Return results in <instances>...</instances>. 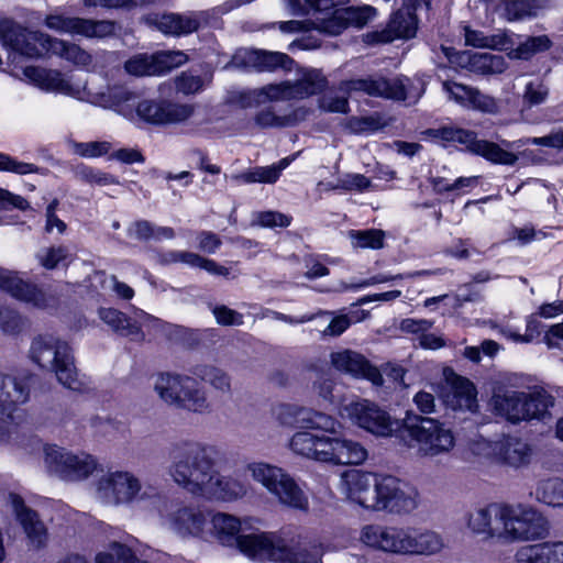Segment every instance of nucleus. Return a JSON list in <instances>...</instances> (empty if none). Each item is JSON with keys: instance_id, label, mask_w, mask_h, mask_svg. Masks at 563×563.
Masks as SVG:
<instances>
[{"instance_id": "obj_1", "label": "nucleus", "mask_w": 563, "mask_h": 563, "mask_svg": "<svg viewBox=\"0 0 563 563\" xmlns=\"http://www.w3.org/2000/svg\"><path fill=\"white\" fill-rule=\"evenodd\" d=\"M277 418L283 424L296 423L303 429L289 440L288 448L295 455L331 466H357L368 457L361 442L339 433L343 424L329 413L283 405Z\"/></svg>"}, {"instance_id": "obj_2", "label": "nucleus", "mask_w": 563, "mask_h": 563, "mask_svg": "<svg viewBox=\"0 0 563 563\" xmlns=\"http://www.w3.org/2000/svg\"><path fill=\"white\" fill-rule=\"evenodd\" d=\"M169 475L179 487L208 500L232 501L247 493L240 479L221 475L208 450L197 442L174 450Z\"/></svg>"}, {"instance_id": "obj_3", "label": "nucleus", "mask_w": 563, "mask_h": 563, "mask_svg": "<svg viewBox=\"0 0 563 563\" xmlns=\"http://www.w3.org/2000/svg\"><path fill=\"white\" fill-rule=\"evenodd\" d=\"M338 487L346 500L372 512L404 515L415 511L419 505L418 490L388 474L344 471Z\"/></svg>"}, {"instance_id": "obj_4", "label": "nucleus", "mask_w": 563, "mask_h": 563, "mask_svg": "<svg viewBox=\"0 0 563 563\" xmlns=\"http://www.w3.org/2000/svg\"><path fill=\"white\" fill-rule=\"evenodd\" d=\"M553 405V397L544 390L518 391L504 386L495 387L489 402L497 416L511 423L543 419Z\"/></svg>"}, {"instance_id": "obj_5", "label": "nucleus", "mask_w": 563, "mask_h": 563, "mask_svg": "<svg viewBox=\"0 0 563 563\" xmlns=\"http://www.w3.org/2000/svg\"><path fill=\"white\" fill-rule=\"evenodd\" d=\"M249 476L280 505L306 511L309 499L296 479L284 468L266 462H252L245 467Z\"/></svg>"}, {"instance_id": "obj_6", "label": "nucleus", "mask_w": 563, "mask_h": 563, "mask_svg": "<svg viewBox=\"0 0 563 563\" xmlns=\"http://www.w3.org/2000/svg\"><path fill=\"white\" fill-rule=\"evenodd\" d=\"M30 357L38 366L52 371L65 387L77 388V371L70 347L64 340L53 334L37 335L31 343Z\"/></svg>"}, {"instance_id": "obj_7", "label": "nucleus", "mask_w": 563, "mask_h": 563, "mask_svg": "<svg viewBox=\"0 0 563 563\" xmlns=\"http://www.w3.org/2000/svg\"><path fill=\"white\" fill-rule=\"evenodd\" d=\"M153 387L159 398L168 405L194 412H208L211 408L207 391L189 375L161 373L152 377Z\"/></svg>"}, {"instance_id": "obj_8", "label": "nucleus", "mask_w": 563, "mask_h": 563, "mask_svg": "<svg viewBox=\"0 0 563 563\" xmlns=\"http://www.w3.org/2000/svg\"><path fill=\"white\" fill-rule=\"evenodd\" d=\"M427 140L439 144L459 143L465 148L486 161L497 164L514 166L520 158V153L508 151L503 147V140L499 143L479 140L475 132L454 126H442L430 129L423 132Z\"/></svg>"}, {"instance_id": "obj_9", "label": "nucleus", "mask_w": 563, "mask_h": 563, "mask_svg": "<svg viewBox=\"0 0 563 563\" xmlns=\"http://www.w3.org/2000/svg\"><path fill=\"white\" fill-rule=\"evenodd\" d=\"M404 426L410 438V446L421 456L443 455L455 445L452 430L435 419L408 413L404 419Z\"/></svg>"}, {"instance_id": "obj_10", "label": "nucleus", "mask_w": 563, "mask_h": 563, "mask_svg": "<svg viewBox=\"0 0 563 563\" xmlns=\"http://www.w3.org/2000/svg\"><path fill=\"white\" fill-rule=\"evenodd\" d=\"M548 521L531 506L503 503L499 541L506 543L542 539L548 533Z\"/></svg>"}, {"instance_id": "obj_11", "label": "nucleus", "mask_w": 563, "mask_h": 563, "mask_svg": "<svg viewBox=\"0 0 563 563\" xmlns=\"http://www.w3.org/2000/svg\"><path fill=\"white\" fill-rule=\"evenodd\" d=\"M338 416L376 437H390L395 430L389 413L377 404L358 396H343L336 405Z\"/></svg>"}, {"instance_id": "obj_12", "label": "nucleus", "mask_w": 563, "mask_h": 563, "mask_svg": "<svg viewBox=\"0 0 563 563\" xmlns=\"http://www.w3.org/2000/svg\"><path fill=\"white\" fill-rule=\"evenodd\" d=\"M44 465L47 472L65 482H81L97 470V461L85 452H73L57 445L44 448Z\"/></svg>"}, {"instance_id": "obj_13", "label": "nucleus", "mask_w": 563, "mask_h": 563, "mask_svg": "<svg viewBox=\"0 0 563 563\" xmlns=\"http://www.w3.org/2000/svg\"><path fill=\"white\" fill-rule=\"evenodd\" d=\"M340 89L344 92L364 91L369 96L416 102L424 92V84L421 80L408 78L356 79L343 82Z\"/></svg>"}, {"instance_id": "obj_14", "label": "nucleus", "mask_w": 563, "mask_h": 563, "mask_svg": "<svg viewBox=\"0 0 563 563\" xmlns=\"http://www.w3.org/2000/svg\"><path fill=\"white\" fill-rule=\"evenodd\" d=\"M22 79L47 93H59L76 99L85 97V85L59 69L30 65L22 69Z\"/></svg>"}, {"instance_id": "obj_15", "label": "nucleus", "mask_w": 563, "mask_h": 563, "mask_svg": "<svg viewBox=\"0 0 563 563\" xmlns=\"http://www.w3.org/2000/svg\"><path fill=\"white\" fill-rule=\"evenodd\" d=\"M53 38L46 33L27 30L12 20L0 21L2 44L27 57H38L43 53H49Z\"/></svg>"}, {"instance_id": "obj_16", "label": "nucleus", "mask_w": 563, "mask_h": 563, "mask_svg": "<svg viewBox=\"0 0 563 563\" xmlns=\"http://www.w3.org/2000/svg\"><path fill=\"white\" fill-rule=\"evenodd\" d=\"M43 23L56 33L80 35L87 38H104L115 32V24L112 21L69 16L57 10L46 14Z\"/></svg>"}, {"instance_id": "obj_17", "label": "nucleus", "mask_w": 563, "mask_h": 563, "mask_svg": "<svg viewBox=\"0 0 563 563\" xmlns=\"http://www.w3.org/2000/svg\"><path fill=\"white\" fill-rule=\"evenodd\" d=\"M421 0H404L402 7L389 19L387 26L380 32L366 34V42L390 43L395 40H409L416 36L418 20L415 10Z\"/></svg>"}, {"instance_id": "obj_18", "label": "nucleus", "mask_w": 563, "mask_h": 563, "mask_svg": "<svg viewBox=\"0 0 563 563\" xmlns=\"http://www.w3.org/2000/svg\"><path fill=\"white\" fill-rule=\"evenodd\" d=\"M444 387L439 394L446 407L454 411L477 412V390L466 377L457 375L452 368L443 369Z\"/></svg>"}, {"instance_id": "obj_19", "label": "nucleus", "mask_w": 563, "mask_h": 563, "mask_svg": "<svg viewBox=\"0 0 563 563\" xmlns=\"http://www.w3.org/2000/svg\"><path fill=\"white\" fill-rule=\"evenodd\" d=\"M29 398L27 389L15 378L0 374V445L13 439L12 410Z\"/></svg>"}, {"instance_id": "obj_20", "label": "nucleus", "mask_w": 563, "mask_h": 563, "mask_svg": "<svg viewBox=\"0 0 563 563\" xmlns=\"http://www.w3.org/2000/svg\"><path fill=\"white\" fill-rule=\"evenodd\" d=\"M286 541L266 532L250 533L240 537L238 550L246 558L258 563H282Z\"/></svg>"}, {"instance_id": "obj_21", "label": "nucleus", "mask_w": 563, "mask_h": 563, "mask_svg": "<svg viewBox=\"0 0 563 563\" xmlns=\"http://www.w3.org/2000/svg\"><path fill=\"white\" fill-rule=\"evenodd\" d=\"M0 289L37 309H53L57 303L53 295L23 280L16 273L2 267H0Z\"/></svg>"}, {"instance_id": "obj_22", "label": "nucleus", "mask_w": 563, "mask_h": 563, "mask_svg": "<svg viewBox=\"0 0 563 563\" xmlns=\"http://www.w3.org/2000/svg\"><path fill=\"white\" fill-rule=\"evenodd\" d=\"M139 488V479L122 471L106 474L97 484L99 498L111 504L130 503L136 496Z\"/></svg>"}, {"instance_id": "obj_23", "label": "nucleus", "mask_w": 563, "mask_h": 563, "mask_svg": "<svg viewBox=\"0 0 563 563\" xmlns=\"http://www.w3.org/2000/svg\"><path fill=\"white\" fill-rule=\"evenodd\" d=\"M503 503H492L475 508L465 516L467 531L483 540H498L500 537Z\"/></svg>"}, {"instance_id": "obj_24", "label": "nucleus", "mask_w": 563, "mask_h": 563, "mask_svg": "<svg viewBox=\"0 0 563 563\" xmlns=\"http://www.w3.org/2000/svg\"><path fill=\"white\" fill-rule=\"evenodd\" d=\"M325 79L320 71L312 69L303 74L296 84L282 82L268 85L262 89L263 95L268 99H302L314 95L323 89Z\"/></svg>"}, {"instance_id": "obj_25", "label": "nucleus", "mask_w": 563, "mask_h": 563, "mask_svg": "<svg viewBox=\"0 0 563 563\" xmlns=\"http://www.w3.org/2000/svg\"><path fill=\"white\" fill-rule=\"evenodd\" d=\"M442 86L449 99L463 108L488 114H497L500 111L499 101L489 95L483 93L477 88L455 81H443Z\"/></svg>"}, {"instance_id": "obj_26", "label": "nucleus", "mask_w": 563, "mask_h": 563, "mask_svg": "<svg viewBox=\"0 0 563 563\" xmlns=\"http://www.w3.org/2000/svg\"><path fill=\"white\" fill-rule=\"evenodd\" d=\"M5 507L16 517L23 527L31 547L38 549L46 543V528L38 520L36 514L24 505L23 499L19 495L9 493L5 497Z\"/></svg>"}, {"instance_id": "obj_27", "label": "nucleus", "mask_w": 563, "mask_h": 563, "mask_svg": "<svg viewBox=\"0 0 563 563\" xmlns=\"http://www.w3.org/2000/svg\"><path fill=\"white\" fill-rule=\"evenodd\" d=\"M330 361L332 366L343 373L354 377H363L371 380L374 385L383 384V376L379 371L372 366L363 355L351 350H341L331 353Z\"/></svg>"}, {"instance_id": "obj_28", "label": "nucleus", "mask_w": 563, "mask_h": 563, "mask_svg": "<svg viewBox=\"0 0 563 563\" xmlns=\"http://www.w3.org/2000/svg\"><path fill=\"white\" fill-rule=\"evenodd\" d=\"M358 540L366 547L390 554L399 553L400 528L377 523L365 525Z\"/></svg>"}, {"instance_id": "obj_29", "label": "nucleus", "mask_w": 563, "mask_h": 563, "mask_svg": "<svg viewBox=\"0 0 563 563\" xmlns=\"http://www.w3.org/2000/svg\"><path fill=\"white\" fill-rule=\"evenodd\" d=\"M452 62L478 75H500L509 67L504 56L489 53L460 52Z\"/></svg>"}, {"instance_id": "obj_30", "label": "nucleus", "mask_w": 563, "mask_h": 563, "mask_svg": "<svg viewBox=\"0 0 563 563\" xmlns=\"http://www.w3.org/2000/svg\"><path fill=\"white\" fill-rule=\"evenodd\" d=\"M208 516L200 509L181 507L170 514L167 525L179 536L203 537Z\"/></svg>"}, {"instance_id": "obj_31", "label": "nucleus", "mask_w": 563, "mask_h": 563, "mask_svg": "<svg viewBox=\"0 0 563 563\" xmlns=\"http://www.w3.org/2000/svg\"><path fill=\"white\" fill-rule=\"evenodd\" d=\"M514 560L516 563H563V541L521 545Z\"/></svg>"}, {"instance_id": "obj_32", "label": "nucleus", "mask_w": 563, "mask_h": 563, "mask_svg": "<svg viewBox=\"0 0 563 563\" xmlns=\"http://www.w3.org/2000/svg\"><path fill=\"white\" fill-rule=\"evenodd\" d=\"M211 533L213 538L222 545L228 548H238L242 531V521L228 514L218 512L212 516Z\"/></svg>"}, {"instance_id": "obj_33", "label": "nucleus", "mask_w": 563, "mask_h": 563, "mask_svg": "<svg viewBox=\"0 0 563 563\" xmlns=\"http://www.w3.org/2000/svg\"><path fill=\"white\" fill-rule=\"evenodd\" d=\"M532 446L517 438H510L501 442L498 446V460L514 468L527 466L532 459Z\"/></svg>"}, {"instance_id": "obj_34", "label": "nucleus", "mask_w": 563, "mask_h": 563, "mask_svg": "<svg viewBox=\"0 0 563 563\" xmlns=\"http://www.w3.org/2000/svg\"><path fill=\"white\" fill-rule=\"evenodd\" d=\"M465 43L478 48L493 51L508 49L512 44V34L506 30H498L494 34H485L482 31L464 29Z\"/></svg>"}, {"instance_id": "obj_35", "label": "nucleus", "mask_w": 563, "mask_h": 563, "mask_svg": "<svg viewBox=\"0 0 563 563\" xmlns=\"http://www.w3.org/2000/svg\"><path fill=\"white\" fill-rule=\"evenodd\" d=\"M187 60V55L181 51H163L151 57L143 56V75H161L184 65Z\"/></svg>"}, {"instance_id": "obj_36", "label": "nucleus", "mask_w": 563, "mask_h": 563, "mask_svg": "<svg viewBox=\"0 0 563 563\" xmlns=\"http://www.w3.org/2000/svg\"><path fill=\"white\" fill-rule=\"evenodd\" d=\"M109 97L111 107L123 117L134 120L140 115L141 99L136 91H132L126 86H114L110 88Z\"/></svg>"}, {"instance_id": "obj_37", "label": "nucleus", "mask_w": 563, "mask_h": 563, "mask_svg": "<svg viewBox=\"0 0 563 563\" xmlns=\"http://www.w3.org/2000/svg\"><path fill=\"white\" fill-rule=\"evenodd\" d=\"M514 45L515 43L508 49H504L509 59L530 60L534 55L549 51L553 43L548 35L541 34L526 36L516 47Z\"/></svg>"}, {"instance_id": "obj_38", "label": "nucleus", "mask_w": 563, "mask_h": 563, "mask_svg": "<svg viewBox=\"0 0 563 563\" xmlns=\"http://www.w3.org/2000/svg\"><path fill=\"white\" fill-rule=\"evenodd\" d=\"M49 54L55 55L76 67H88L92 64V56L78 44L54 37Z\"/></svg>"}, {"instance_id": "obj_39", "label": "nucleus", "mask_w": 563, "mask_h": 563, "mask_svg": "<svg viewBox=\"0 0 563 563\" xmlns=\"http://www.w3.org/2000/svg\"><path fill=\"white\" fill-rule=\"evenodd\" d=\"M243 58L247 66L260 70H274L277 67L288 68L291 64V59L286 54L261 49L245 51Z\"/></svg>"}, {"instance_id": "obj_40", "label": "nucleus", "mask_w": 563, "mask_h": 563, "mask_svg": "<svg viewBox=\"0 0 563 563\" xmlns=\"http://www.w3.org/2000/svg\"><path fill=\"white\" fill-rule=\"evenodd\" d=\"M166 262L183 263L191 267H199L218 276H228L230 274L229 268L218 265L214 261L201 257L200 255L191 252H170L167 255Z\"/></svg>"}, {"instance_id": "obj_41", "label": "nucleus", "mask_w": 563, "mask_h": 563, "mask_svg": "<svg viewBox=\"0 0 563 563\" xmlns=\"http://www.w3.org/2000/svg\"><path fill=\"white\" fill-rule=\"evenodd\" d=\"M537 0H501L498 3V10L501 16L508 22L522 20L528 16L537 15Z\"/></svg>"}, {"instance_id": "obj_42", "label": "nucleus", "mask_w": 563, "mask_h": 563, "mask_svg": "<svg viewBox=\"0 0 563 563\" xmlns=\"http://www.w3.org/2000/svg\"><path fill=\"white\" fill-rule=\"evenodd\" d=\"M282 563H323L322 549L318 545H296L286 542Z\"/></svg>"}, {"instance_id": "obj_43", "label": "nucleus", "mask_w": 563, "mask_h": 563, "mask_svg": "<svg viewBox=\"0 0 563 563\" xmlns=\"http://www.w3.org/2000/svg\"><path fill=\"white\" fill-rule=\"evenodd\" d=\"M529 144L563 150V129L554 130L550 134L540 137H526L517 141L503 140V147L512 152Z\"/></svg>"}, {"instance_id": "obj_44", "label": "nucleus", "mask_w": 563, "mask_h": 563, "mask_svg": "<svg viewBox=\"0 0 563 563\" xmlns=\"http://www.w3.org/2000/svg\"><path fill=\"white\" fill-rule=\"evenodd\" d=\"M197 378L208 383L216 390L229 393L231 390V378L227 372L213 365H197L194 368Z\"/></svg>"}, {"instance_id": "obj_45", "label": "nucleus", "mask_w": 563, "mask_h": 563, "mask_svg": "<svg viewBox=\"0 0 563 563\" xmlns=\"http://www.w3.org/2000/svg\"><path fill=\"white\" fill-rule=\"evenodd\" d=\"M536 498L549 506H563V478L541 481L536 489Z\"/></svg>"}, {"instance_id": "obj_46", "label": "nucleus", "mask_w": 563, "mask_h": 563, "mask_svg": "<svg viewBox=\"0 0 563 563\" xmlns=\"http://www.w3.org/2000/svg\"><path fill=\"white\" fill-rule=\"evenodd\" d=\"M349 239L353 249L378 250L384 246L385 232L382 230H352L349 232Z\"/></svg>"}, {"instance_id": "obj_47", "label": "nucleus", "mask_w": 563, "mask_h": 563, "mask_svg": "<svg viewBox=\"0 0 563 563\" xmlns=\"http://www.w3.org/2000/svg\"><path fill=\"white\" fill-rule=\"evenodd\" d=\"M100 319L122 335L133 333L135 325L120 311L111 308L99 310Z\"/></svg>"}, {"instance_id": "obj_48", "label": "nucleus", "mask_w": 563, "mask_h": 563, "mask_svg": "<svg viewBox=\"0 0 563 563\" xmlns=\"http://www.w3.org/2000/svg\"><path fill=\"white\" fill-rule=\"evenodd\" d=\"M69 257V250L66 246H49L42 249L36 254V260L45 269H55L59 264Z\"/></svg>"}, {"instance_id": "obj_49", "label": "nucleus", "mask_w": 563, "mask_h": 563, "mask_svg": "<svg viewBox=\"0 0 563 563\" xmlns=\"http://www.w3.org/2000/svg\"><path fill=\"white\" fill-rule=\"evenodd\" d=\"M423 530L413 528H400V555H419Z\"/></svg>"}, {"instance_id": "obj_50", "label": "nucleus", "mask_w": 563, "mask_h": 563, "mask_svg": "<svg viewBox=\"0 0 563 563\" xmlns=\"http://www.w3.org/2000/svg\"><path fill=\"white\" fill-rule=\"evenodd\" d=\"M372 7L343 8L339 10L338 19H345L346 26L362 27L375 16Z\"/></svg>"}, {"instance_id": "obj_51", "label": "nucleus", "mask_w": 563, "mask_h": 563, "mask_svg": "<svg viewBox=\"0 0 563 563\" xmlns=\"http://www.w3.org/2000/svg\"><path fill=\"white\" fill-rule=\"evenodd\" d=\"M339 10L335 9L322 18H316V20L311 21L312 29L329 35L340 34L347 26L345 19H338Z\"/></svg>"}, {"instance_id": "obj_52", "label": "nucleus", "mask_w": 563, "mask_h": 563, "mask_svg": "<svg viewBox=\"0 0 563 563\" xmlns=\"http://www.w3.org/2000/svg\"><path fill=\"white\" fill-rule=\"evenodd\" d=\"M73 152L84 158L101 157L112 150V144L107 141H93L85 143H74Z\"/></svg>"}, {"instance_id": "obj_53", "label": "nucleus", "mask_w": 563, "mask_h": 563, "mask_svg": "<svg viewBox=\"0 0 563 563\" xmlns=\"http://www.w3.org/2000/svg\"><path fill=\"white\" fill-rule=\"evenodd\" d=\"M131 550L122 544H113L107 552L96 556V563H131ZM73 563H85L81 559H75Z\"/></svg>"}, {"instance_id": "obj_54", "label": "nucleus", "mask_w": 563, "mask_h": 563, "mask_svg": "<svg viewBox=\"0 0 563 563\" xmlns=\"http://www.w3.org/2000/svg\"><path fill=\"white\" fill-rule=\"evenodd\" d=\"M549 96V88L547 85L539 80H529L523 89L522 99L529 107H534L545 102Z\"/></svg>"}, {"instance_id": "obj_55", "label": "nucleus", "mask_w": 563, "mask_h": 563, "mask_svg": "<svg viewBox=\"0 0 563 563\" xmlns=\"http://www.w3.org/2000/svg\"><path fill=\"white\" fill-rule=\"evenodd\" d=\"M290 161L288 158H283L278 163L271 166H261L252 168L254 183L262 184H274L279 178L282 172L287 168Z\"/></svg>"}, {"instance_id": "obj_56", "label": "nucleus", "mask_w": 563, "mask_h": 563, "mask_svg": "<svg viewBox=\"0 0 563 563\" xmlns=\"http://www.w3.org/2000/svg\"><path fill=\"white\" fill-rule=\"evenodd\" d=\"M0 172H11L18 175H27L37 172V167L33 164L20 162L13 157L0 153Z\"/></svg>"}, {"instance_id": "obj_57", "label": "nucleus", "mask_w": 563, "mask_h": 563, "mask_svg": "<svg viewBox=\"0 0 563 563\" xmlns=\"http://www.w3.org/2000/svg\"><path fill=\"white\" fill-rule=\"evenodd\" d=\"M23 328L22 318L9 308H0V330L8 334L19 333Z\"/></svg>"}, {"instance_id": "obj_58", "label": "nucleus", "mask_w": 563, "mask_h": 563, "mask_svg": "<svg viewBox=\"0 0 563 563\" xmlns=\"http://www.w3.org/2000/svg\"><path fill=\"white\" fill-rule=\"evenodd\" d=\"M371 180L361 174H347L338 180V184L332 186V189H345L363 191L368 189Z\"/></svg>"}, {"instance_id": "obj_59", "label": "nucleus", "mask_w": 563, "mask_h": 563, "mask_svg": "<svg viewBox=\"0 0 563 563\" xmlns=\"http://www.w3.org/2000/svg\"><path fill=\"white\" fill-rule=\"evenodd\" d=\"M444 548L441 536L434 531L423 530L419 555H433Z\"/></svg>"}, {"instance_id": "obj_60", "label": "nucleus", "mask_w": 563, "mask_h": 563, "mask_svg": "<svg viewBox=\"0 0 563 563\" xmlns=\"http://www.w3.org/2000/svg\"><path fill=\"white\" fill-rule=\"evenodd\" d=\"M362 317L353 318L347 314H340L330 321L328 327L323 330L324 335L338 336L342 334L352 322L361 321L364 318V311L361 312Z\"/></svg>"}, {"instance_id": "obj_61", "label": "nucleus", "mask_w": 563, "mask_h": 563, "mask_svg": "<svg viewBox=\"0 0 563 563\" xmlns=\"http://www.w3.org/2000/svg\"><path fill=\"white\" fill-rule=\"evenodd\" d=\"M260 225L266 228H285L290 224V218L284 213L276 211H265L256 216Z\"/></svg>"}, {"instance_id": "obj_62", "label": "nucleus", "mask_w": 563, "mask_h": 563, "mask_svg": "<svg viewBox=\"0 0 563 563\" xmlns=\"http://www.w3.org/2000/svg\"><path fill=\"white\" fill-rule=\"evenodd\" d=\"M194 112L189 104L166 103V123H178L187 120Z\"/></svg>"}, {"instance_id": "obj_63", "label": "nucleus", "mask_w": 563, "mask_h": 563, "mask_svg": "<svg viewBox=\"0 0 563 563\" xmlns=\"http://www.w3.org/2000/svg\"><path fill=\"white\" fill-rule=\"evenodd\" d=\"M166 103L150 102L143 109V120L166 123Z\"/></svg>"}, {"instance_id": "obj_64", "label": "nucleus", "mask_w": 563, "mask_h": 563, "mask_svg": "<svg viewBox=\"0 0 563 563\" xmlns=\"http://www.w3.org/2000/svg\"><path fill=\"white\" fill-rule=\"evenodd\" d=\"M213 314L219 324L239 325L242 323V316L224 306L216 307L213 309Z\"/></svg>"}]
</instances>
